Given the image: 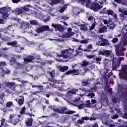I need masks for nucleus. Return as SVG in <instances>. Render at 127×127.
<instances>
[{
	"instance_id": "6ab92c4d",
	"label": "nucleus",
	"mask_w": 127,
	"mask_h": 127,
	"mask_svg": "<svg viewBox=\"0 0 127 127\" xmlns=\"http://www.w3.org/2000/svg\"><path fill=\"white\" fill-rule=\"evenodd\" d=\"M33 60H34V57L33 56H30L28 58L24 59L25 62L30 63L32 62Z\"/></svg>"
},
{
	"instance_id": "7ed1b4c3",
	"label": "nucleus",
	"mask_w": 127,
	"mask_h": 127,
	"mask_svg": "<svg viewBox=\"0 0 127 127\" xmlns=\"http://www.w3.org/2000/svg\"><path fill=\"white\" fill-rule=\"evenodd\" d=\"M53 112L58 114H63V115H73L76 113L74 111H68V109L65 107L54 108Z\"/></svg>"
},
{
	"instance_id": "c03bdc74",
	"label": "nucleus",
	"mask_w": 127,
	"mask_h": 127,
	"mask_svg": "<svg viewBox=\"0 0 127 127\" xmlns=\"http://www.w3.org/2000/svg\"><path fill=\"white\" fill-rule=\"evenodd\" d=\"M67 7L66 6H64L62 7V8H61V9L60 10V12H61V13H63L64 11H65V9H66V8Z\"/></svg>"
},
{
	"instance_id": "f3484780",
	"label": "nucleus",
	"mask_w": 127,
	"mask_h": 127,
	"mask_svg": "<svg viewBox=\"0 0 127 127\" xmlns=\"http://www.w3.org/2000/svg\"><path fill=\"white\" fill-rule=\"evenodd\" d=\"M79 90L78 89L76 88H72L70 90H68L67 92V95H68L70 94H71L72 95H76L77 94V92H78Z\"/></svg>"
},
{
	"instance_id": "e433bc0d",
	"label": "nucleus",
	"mask_w": 127,
	"mask_h": 127,
	"mask_svg": "<svg viewBox=\"0 0 127 127\" xmlns=\"http://www.w3.org/2000/svg\"><path fill=\"white\" fill-rule=\"evenodd\" d=\"M1 111H2L3 113H6L7 112H11V111H12V109H9L8 108L5 107L1 109Z\"/></svg>"
},
{
	"instance_id": "4d7b16f0",
	"label": "nucleus",
	"mask_w": 127,
	"mask_h": 127,
	"mask_svg": "<svg viewBox=\"0 0 127 127\" xmlns=\"http://www.w3.org/2000/svg\"><path fill=\"white\" fill-rule=\"evenodd\" d=\"M118 41H119V38H114L112 40L113 43H117Z\"/></svg>"
},
{
	"instance_id": "c756f323",
	"label": "nucleus",
	"mask_w": 127,
	"mask_h": 127,
	"mask_svg": "<svg viewBox=\"0 0 127 127\" xmlns=\"http://www.w3.org/2000/svg\"><path fill=\"white\" fill-rule=\"evenodd\" d=\"M114 13H115V12L114 11V10H112V9H107V14H108V15H114Z\"/></svg>"
},
{
	"instance_id": "cd10ccee",
	"label": "nucleus",
	"mask_w": 127,
	"mask_h": 127,
	"mask_svg": "<svg viewBox=\"0 0 127 127\" xmlns=\"http://www.w3.org/2000/svg\"><path fill=\"white\" fill-rule=\"evenodd\" d=\"M88 64H89V62H87L86 60H84L82 62L81 66H82V67H86L88 66Z\"/></svg>"
},
{
	"instance_id": "49530a36",
	"label": "nucleus",
	"mask_w": 127,
	"mask_h": 127,
	"mask_svg": "<svg viewBox=\"0 0 127 127\" xmlns=\"http://www.w3.org/2000/svg\"><path fill=\"white\" fill-rule=\"evenodd\" d=\"M119 16L122 20H124L125 19V18L126 17V16L123 14V13H121L120 14Z\"/></svg>"
},
{
	"instance_id": "b1692460",
	"label": "nucleus",
	"mask_w": 127,
	"mask_h": 127,
	"mask_svg": "<svg viewBox=\"0 0 127 127\" xmlns=\"http://www.w3.org/2000/svg\"><path fill=\"white\" fill-rule=\"evenodd\" d=\"M127 32H126V33H125V32H124L123 33V37L122 38L121 41L122 42H124V43H125L126 44V40H127Z\"/></svg>"
},
{
	"instance_id": "9d476101",
	"label": "nucleus",
	"mask_w": 127,
	"mask_h": 127,
	"mask_svg": "<svg viewBox=\"0 0 127 127\" xmlns=\"http://www.w3.org/2000/svg\"><path fill=\"white\" fill-rule=\"evenodd\" d=\"M111 51L110 50H100L99 52V55H103L106 57H110V55H111Z\"/></svg>"
},
{
	"instance_id": "f257e3e1",
	"label": "nucleus",
	"mask_w": 127,
	"mask_h": 127,
	"mask_svg": "<svg viewBox=\"0 0 127 127\" xmlns=\"http://www.w3.org/2000/svg\"><path fill=\"white\" fill-rule=\"evenodd\" d=\"M78 2L83 5H85L86 7L90 6V9L93 11H98V10L103 8V5H100L99 3L92 2V0H78Z\"/></svg>"
},
{
	"instance_id": "0eeeda50",
	"label": "nucleus",
	"mask_w": 127,
	"mask_h": 127,
	"mask_svg": "<svg viewBox=\"0 0 127 127\" xmlns=\"http://www.w3.org/2000/svg\"><path fill=\"white\" fill-rule=\"evenodd\" d=\"M123 58H124V57H120L118 58L117 62H113L112 68L113 70H115V71H117V70H118V68L120 67L121 66V62H122Z\"/></svg>"
},
{
	"instance_id": "aec40b11",
	"label": "nucleus",
	"mask_w": 127,
	"mask_h": 127,
	"mask_svg": "<svg viewBox=\"0 0 127 127\" xmlns=\"http://www.w3.org/2000/svg\"><path fill=\"white\" fill-rule=\"evenodd\" d=\"M122 99L124 101L125 103H127V92L125 91L122 94Z\"/></svg>"
},
{
	"instance_id": "f704fd0d",
	"label": "nucleus",
	"mask_w": 127,
	"mask_h": 127,
	"mask_svg": "<svg viewBox=\"0 0 127 127\" xmlns=\"http://www.w3.org/2000/svg\"><path fill=\"white\" fill-rule=\"evenodd\" d=\"M80 43L81 44H87L88 42H89V39H87L85 40H82L81 41H79Z\"/></svg>"
},
{
	"instance_id": "603ef678",
	"label": "nucleus",
	"mask_w": 127,
	"mask_h": 127,
	"mask_svg": "<svg viewBox=\"0 0 127 127\" xmlns=\"http://www.w3.org/2000/svg\"><path fill=\"white\" fill-rule=\"evenodd\" d=\"M61 18L62 19H64V20H68V19H69V17L64 15L61 16Z\"/></svg>"
},
{
	"instance_id": "09e8293b",
	"label": "nucleus",
	"mask_w": 127,
	"mask_h": 127,
	"mask_svg": "<svg viewBox=\"0 0 127 127\" xmlns=\"http://www.w3.org/2000/svg\"><path fill=\"white\" fill-rule=\"evenodd\" d=\"M87 102L88 103L85 104V108H91V103H90V100Z\"/></svg>"
},
{
	"instance_id": "0e129e2a",
	"label": "nucleus",
	"mask_w": 127,
	"mask_h": 127,
	"mask_svg": "<svg viewBox=\"0 0 127 127\" xmlns=\"http://www.w3.org/2000/svg\"><path fill=\"white\" fill-rule=\"evenodd\" d=\"M0 24H4V19L0 18Z\"/></svg>"
},
{
	"instance_id": "72a5a7b5",
	"label": "nucleus",
	"mask_w": 127,
	"mask_h": 127,
	"mask_svg": "<svg viewBox=\"0 0 127 127\" xmlns=\"http://www.w3.org/2000/svg\"><path fill=\"white\" fill-rule=\"evenodd\" d=\"M2 16H3V18L4 19H7V17H8V16L9 15L8 14V13L7 12H3L2 13Z\"/></svg>"
},
{
	"instance_id": "473e14b6",
	"label": "nucleus",
	"mask_w": 127,
	"mask_h": 127,
	"mask_svg": "<svg viewBox=\"0 0 127 127\" xmlns=\"http://www.w3.org/2000/svg\"><path fill=\"white\" fill-rule=\"evenodd\" d=\"M30 23L32 25H38L39 23L37 20H32L30 21Z\"/></svg>"
},
{
	"instance_id": "4be33fe9",
	"label": "nucleus",
	"mask_w": 127,
	"mask_h": 127,
	"mask_svg": "<svg viewBox=\"0 0 127 127\" xmlns=\"http://www.w3.org/2000/svg\"><path fill=\"white\" fill-rule=\"evenodd\" d=\"M68 69H69V67L67 66H60L59 67V71L60 72H65V71H67Z\"/></svg>"
},
{
	"instance_id": "bf43d9fd",
	"label": "nucleus",
	"mask_w": 127,
	"mask_h": 127,
	"mask_svg": "<svg viewBox=\"0 0 127 127\" xmlns=\"http://www.w3.org/2000/svg\"><path fill=\"white\" fill-rule=\"evenodd\" d=\"M93 60H96L97 62H100V61L102 60V58L98 57H96V58H94Z\"/></svg>"
},
{
	"instance_id": "9b49d317",
	"label": "nucleus",
	"mask_w": 127,
	"mask_h": 127,
	"mask_svg": "<svg viewBox=\"0 0 127 127\" xmlns=\"http://www.w3.org/2000/svg\"><path fill=\"white\" fill-rule=\"evenodd\" d=\"M52 26L53 27H54L56 30H58V31L61 32V31H64L65 30V29L64 28V27H62V26H61V25L59 24H56L53 23Z\"/></svg>"
},
{
	"instance_id": "dca6fc26",
	"label": "nucleus",
	"mask_w": 127,
	"mask_h": 127,
	"mask_svg": "<svg viewBox=\"0 0 127 127\" xmlns=\"http://www.w3.org/2000/svg\"><path fill=\"white\" fill-rule=\"evenodd\" d=\"M17 41H14L10 42H7L6 43L7 45L8 46H12V47H18L19 45Z\"/></svg>"
},
{
	"instance_id": "864d4df0",
	"label": "nucleus",
	"mask_w": 127,
	"mask_h": 127,
	"mask_svg": "<svg viewBox=\"0 0 127 127\" xmlns=\"http://www.w3.org/2000/svg\"><path fill=\"white\" fill-rule=\"evenodd\" d=\"M34 57V60L35 59H36L37 60H40V56L38 55H36Z\"/></svg>"
},
{
	"instance_id": "774afa93",
	"label": "nucleus",
	"mask_w": 127,
	"mask_h": 127,
	"mask_svg": "<svg viewBox=\"0 0 127 127\" xmlns=\"http://www.w3.org/2000/svg\"><path fill=\"white\" fill-rule=\"evenodd\" d=\"M93 19H94V16L92 15L88 17V20H93Z\"/></svg>"
},
{
	"instance_id": "6e6d98bb",
	"label": "nucleus",
	"mask_w": 127,
	"mask_h": 127,
	"mask_svg": "<svg viewBox=\"0 0 127 127\" xmlns=\"http://www.w3.org/2000/svg\"><path fill=\"white\" fill-rule=\"evenodd\" d=\"M5 122V119L2 118L0 120L1 126H4V123Z\"/></svg>"
},
{
	"instance_id": "ea45409f",
	"label": "nucleus",
	"mask_w": 127,
	"mask_h": 127,
	"mask_svg": "<svg viewBox=\"0 0 127 127\" xmlns=\"http://www.w3.org/2000/svg\"><path fill=\"white\" fill-rule=\"evenodd\" d=\"M83 108H85V104L81 103L78 105V109L79 110H82Z\"/></svg>"
},
{
	"instance_id": "c85d7f7f",
	"label": "nucleus",
	"mask_w": 127,
	"mask_h": 127,
	"mask_svg": "<svg viewBox=\"0 0 127 127\" xmlns=\"http://www.w3.org/2000/svg\"><path fill=\"white\" fill-rule=\"evenodd\" d=\"M18 104L19 106H22L23 104H24V98L23 99H19L18 100Z\"/></svg>"
},
{
	"instance_id": "20e7f679",
	"label": "nucleus",
	"mask_w": 127,
	"mask_h": 127,
	"mask_svg": "<svg viewBox=\"0 0 127 127\" xmlns=\"http://www.w3.org/2000/svg\"><path fill=\"white\" fill-rule=\"evenodd\" d=\"M125 45H126L125 42L121 41L119 44L115 46L116 54L118 57L122 56V52L124 50V46Z\"/></svg>"
},
{
	"instance_id": "2f4dec72",
	"label": "nucleus",
	"mask_w": 127,
	"mask_h": 127,
	"mask_svg": "<svg viewBox=\"0 0 127 127\" xmlns=\"http://www.w3.org/2000/svg\"><path fill=\"white\" fill-rule=\"evenodd\" d=\"M2 71L4 75H8L10 74V70H9L8 68H7L5 71L3 70V69H2Z\"/></svg>"
},
{
	"instance_id": "680f3d73",
	"label": "nucleus",
	"mask_w": 127,
	"mask_h": 127,
	"mask_svg": "<svg viewBox=\"0 0 127 127\" xmlns=\"http://www.w3.org/2000/svg\"><path fill=\"white\" fill-rule=\"evenodd\" d=\"M89 97H91V98H94L95 97V93H89L87 95Z\"/></svg>"
},
{
	"instance_id": "39448f33",
	"label": "nucleus",
	"mask_w": 127,
	"mask_h": 127,
	"mask_svg": "<svg viewBox=\"0 0 127 127\" xmlns=\"http://www.w3.org/2000/svg\"><path fill=\"white\" fill-rule=\"evenodd\" d=\"M23 120V117L20 115H10L9 120L11 123L14 126L17 125L20 122V119Z\"/></svg>"
},
{
	"instance_id": "a211bd4d",
	"label": "nucleus",
	"mask_w": 127,
	"mask_h": 127,
	"mask_svg": "<svg viewBox=\"0 0 127 127\" xmlns=\"http://www.w3.org/2000/svg\"><path fill=\"white\" fill-rule=\"evenodd\" d=\"M24 11H23L22 9L17 8L16 9H14L12 11V12H14L15 14H17V15H19V14H21Z\"/></svg>"
},
{
	"instance_id": "f03ea898",
	"label": "nucleus",
	"mask_w": 127,
	"mask_h": 127,
	"mask_svg": "<svg viewBox=\"0 0 127 127\" xmlns=\"http://www.w3.org/2000/svg\"><path fill=\"white\" fill-rule=\"evenodd\" d=\"M49 74H50L51 78H48V81H50L52 83H54V84H57L58 85H57L55 87L57 88L59 91L63 92L64 90L63 88H64V86H65V83L62 82L61 80H57L53 79V78H54V75H53L52 72H49Z\"/></svg>"
},
{
	"instance_id": "5fc2aeb1",
	"label": "nucleus",
	"mask_w": 127,
	"mask_h": 127,
	"mask_svg": "<svg viewBox=\"0 0 127 127\" xmlns=\"http://www.w3.org/2000/svg\"><path fill=\"white\" fill-rule=\"evenodd\" d=\"M15 59L14 57H11V59L9 60L10 63H15Z\"/></svg>"
},
{
	"instance_id": "f8f14e48",
	"label": "nucleus",
	"mask_w": 127,
	"mask_h": 127,
	"mask_svg": "<svg viewBox=\"0 0 127 127\" xmlns=\"http://www.w3.org/2000/svg\"><path fill=\"white\" fill-rule=\"evenodd\" d=\"M6 86L9 89H11L13 91L15 90V88H16V85H15V82H6Z\"/></svg>"
},
{
	"instance_id": "052dcab7",
	"label": "nucleus",
	"mask_w": 127,
	"mask_h": 127,
	"mask_svg": "<svg viewBox=\"0 0 127 127\" xmlns=\"http://www.w3.org/2000/svg\"><path fill=\"white\" fill-rule=\"evenodd\" d=\"M77 123L79 125H82V124L84 123V121L83 120V119H82V120L79 119V120H78Z\"/></svg>"
},
{
	"instance_id": "8fccbe9b",
	"label": "nucleus",
	"mask_w": 127,
	"mask_h": 127,
	"mask_svg": "<svg viewBox=\"0 0 127 127\" xmlns=\"http://www.w3.org/2000/svg\"><path fill=\"white\" fill-rule=\"evenodd\" d=\"M102 13L103 14H107V12H108V9H107V8H104L102 10Z\"/></svg>"
},
{
	"instance_id": "37998d69",
	"label": "nucleus",
	"mask_w": 127,
	"mask_h": 127,
	"mask_svg": "<svg viewBox=\"0 0 127 127\" xmlns=\"http://www.w3.org/2000/svg\"><path fill=\"white\" fill-rule=\"evenodd\" d=\"M5 97V93L4 92H2L1 93H0V100H3V98Z\"/></svg>"
},
{
	"instance_id": "3c124183",
	"label": "nucleus",
	"mask_w": 127,
	"mask_h": 127,
	"mask_svg": "<svg viewBox=\"0 0 127 127\" xmlns=\"http://www.w3.org/2000/svg\"><path fill=\"white\" fill-rule=\"evenodd\" d=\"M6 12H9L11 10V8L8 7V6H5Z\"/></svg>"
},
{
	"instance_id": "2eb2a0df",
	"label": "nucleus",
	"mask_w": 127,
	"mask_h": 127,
	"mask_svg": "<svg viewBox=\"0 0 127 127\" xmlns=\"http://www.w3.org/2000/svg\"><path fill=\"white\" fill-rule=\"evenodd\" d=\"M75 73L74 75H79V70L73 69L72 70H68L65 72V75H72V74Z\"/></svg>"
},
{
	"instance_id": "6e6552de",
	"label": "nucleus",
	"mask_w": 127,
	"mask_h": 127,
	"mask_svg": "<svg viewBox=\"0 0 127 127\" xmlns=\"http://www.w3.org/2000/svg\"><path fill=\"white\" fill-rule=\"evenodd\" d=\"M75 34L74 32H72V29L71 28H68L67 29V32L62 35V37L63 38H70Z\"/></svg>"
},
{
	"instance_id": "338daca9",
	"label": "nucleus",
	"mask_w": 127,
	"mask_h": 127,
	"mask_svg": "<svg viewBox=\"0 0 127 127\" xmlns=\"http://www.w3.org/2000/svg\"><path fill=\"white\" fill-rule=\"evenodd\" d=\"M13 3H18L20 0H11Z\"/></svg>"
},
{
	"instance_id": "69168bd1",
	"label": "nucleus",
	"mask_w": 127,
	"mask_h": 127,
	"mask_svg": "<svg viewBox=\"0 0 127 127\" xmlns=\"http://www.w3.org/2000/svg\"><path fill=\"white\" fill-rule=\"evenodd\" d=\"M25 115L26 116H29V117H35V116L33 114H32V113H27L25 114Z\"/></svg>"
},
{
	"instance_id": "79ce46f5",
	"label": "nucleus",
	"mask_w": 127,
	"mask_h": 127,
	"mask_svg": "<svg viewBox=\"0 0 127 127\" xmlns=\"http://www.w3.org/2000/svg\"><path fill=\"white\" fill-rule=\"evenodd\" d=\"M51 2L54 4H56V3H60V0H51Z\"/></svg>"
},
{
	"instance_id": "5701e85b",
	"label": "nucleus",
	"mask_w": 127,
	"mask_h": 127,
	"mask_svg": "<svg viewBox=\"0 0 127 127\" xmlns=\"http://www.w3.org/2000/svg\"><path fill=\"white\" fill-rule=\"evenodd\" d=\"M70 55H72L71 53L67 52V54L63 55V58L64 59H68V58H71Z\"/></svg>"
},
{
	"instance_id": "58836bf2",
	"label": "nucleus",
	"mask_w": 127,
	"mask_h": 127,
	"mask_svg": "<svg viewBox=\"0 0 127 127\" xmlns=\"http://www.w3.org/2000/svg\"><path fill=\"white\" fill-rule=\"evenodd\" d=\"M5 6L1 7L0 8V14H2V13H3V11H6V10L5 9Z\"/></svg>"
},
{
	"instance_id": "13d9d810",
	"label": "nucleus",
	"mask_w": 127,
	"mask_h": 127,
	"mask_svg": "<svg viewBox=\"0 0 127 127\" xmlns=\"http://www.w3.org/2000/svg\"><path fill=\"white\" fill-rule=\"evenodd\" d=\"M95 26H96V24H95V23L92 24L91 26L90 27V30H93L94 28H95Z\"/></svg>"
},
{
	"instance_id": "ddd939ff",
	"label": "nucleus",
	"mask_w": 127,
	"mask_h": 127,
	"mask_svg": "<svg viewBox=\"0 0 127 127\" xmlns=\"http://www.w3.org/2000/svg\"><path fill=\"white\" fill-rule=\"evenodd\" d=\"M101 39L102 42L99 45L100 46H109L110 45V42H109V40L107 39H104L101 37Z\"/></svg>"
},
{
	"instance_id": "4c0bfd02",
	"label": "nucleus",
	"mask_w": 127,
	"mask_h": 127,
	"mask_svg": "<svg viewBox=\"0 0 127 127\" xmlns=\"http://www.w3.org/2000/svg\"><path fill=\"white\" fill-rule=\"evenodd\" d=\"M108 28H109V29H114V27H115L116 25H115L114 24V23H111V24H109L107 25Z\"/></svg>"
},
{
	"instance_id": "a18cd8bd",
	"label": "nucleus",
	"mask_w": 127,
	"mask_h": 127,
	"mask_svg": "<svg viewBox=\"0 0 127 127\" xmlns=\"http://www.w3.org/2000/svg\"><path fill=\"white\" fill-rule=\"evenodd\" d=\"M93 89L94 90V91H96L97 90V85H98V83H96L95 82H93Z\"/></svg>"
},
{
	"instance_id": "1a4fd4ad",
	"label": "nucleus",
	"mask_w": 127,
	"mask_h": 127,
	"mask_svg": "<svg viewBox=\"0 0 127 127\" xmlns=\"http://www.w3.org/2000/svg\"><path fill=\"white\" fill-rule=\"evenodd\" d=\"M50 29L49 26H42L36 29V32L37 33H41L43 31H49Z\"/></svg>"
},
{
	"instance_id": "7c9ffc66",
	"label": "nucleus",
	"mask_w": 127,
	"mask_h": 127,
	"mask_svg": "<svg viewBox=\"0 0 127 127\" xmlns=\"http://www.w3.org/2000/svg\"><path fill=\"white\" fill-rule=\"evenodd\" d=\"M88 81H89V79H86V81H82L81 83L83 86H84L85 87H86L87 86H89V85H90V83Z\"/></svg>"
},
{
	"instance_id": "423d86ee",
	"label": "nucleus",
	"mask_w": 127,
	"mask_h": 127,
	"mask_svg": "<svg viewBox=\"0 0 127 127\" xmlns=\"http://www.w3.org/2000/svg\"><path fill=\"white\" fill-rule=\"evenodd\" d=\"M119 77L122 80L127 81V65H122L121 72L119 73Z\"/></svg>"
},
{
	"instance_id": "412c9836",
	"label": "nucleus",
	"mask_w": 127,
	"mask_h": 127,
	"mask_svg": "<svg viewBox=\"0 0 127 127\" xmlns=\"http://www.w3.org/2000/svg\"><path fill=\"white\" fill-rule=\"evenodd\" d=\"M78 26L80 27L81 30H83L84 31H87L88 30V27L85 24L78 25Z\"/></svg>"
},
{
	"instance_id": "bb28decb",
	"label": "nucleus",
	"mask_w": 127,
	"mask_h": 127,
	"mask_svg": "<svg viewBox=\"0 0 127 127\" xmlns=\"http://www.w3.org/2000/svg\"><path fill=\"white\" fill-rule=\"evenodd\" d=\"M25 111H26V108L25 106H24L21 109V111L19 112V113L20 115H25V114H26L25 113Z\"/></svg>"
},
{
	"instance_id": "e2e57ef3",
	"label": "nucleus",
	"mask_w": 127,
	"mask_h": 127,
	"mask_svg": "<svg viewBox=\"0 0 127 127\" xmlns=\"http://www.w3.org/2000/svg\"><path fill=\"white\" fill-rule=\"evenodd\" d=\"M2 41H4L5 42H7L8 41V39H7V38L6 37H2V39H1Z\"/></svg>"
},
{
	"instance_id": "a878e982",
	"label": "nucleus",
	"mask_w": 127,
	"mask_h": 127,
	"mask_svg": "<svg viewBox=\"0 0 127 127\" xmlns=\"http://www.w3.org/2000/svg\"><path fill=\"white\" fill-rule=\"evenodd\" d=\"M107 28L106 26L103 27L99 29L100 33H105L107 31Z\"/></svg>"
},
{
	"instance_id": "4468645a",
	"label": "nucleus",
	"mask_w": 127,
	"mask_h": 127,
	"mask_svg": "<svg viewBox=\"0 0 127 127\" xmlns=\"http://www.w3.org/2000/svg\"><path fill=\"white\" fill-rule=\"evenodd\" d=\"M25 124L26 127H32V124H33V118H28L25 122Z\"/></svg>"
},
{
	"instance_id": "de8ad7c7",
	"label": "nucleus",
	"mask_w": 127,
	"mask_h": 127,
	"mask_svg": "<svg viewBox=\"0 0 127 127\" xmlns=\"http://www.w3.org/2000/svg\"><path fill=\"white\" fill-rule=\"evenodd\" d=\"M85 56H86L87 58H88V59H92V58H94V57H95V55H85Z\"/></svg>"
},
{
	"instance_id": "a19ab883",
	"label": "nucleus",
	"mask_w": 127,
	"mask_h": 127,
	"mask_svg": "<svg viewBox=\"0 0 127 127\" xmlns=\"http://www.w3.org/2000/svg\"><path fill=\"white\" fill-rule=\"evenodd\" d=\"M22 9L25 11H29V8H28L27 6L25 5L22 7Z\"/></svg>"
},
{
	"instance_id": "c9c22d12",
	"label": "nucleus",
	"mask_w": 127,
	"mask_h": 127,
	"mask_svg": "<svg viewBox=\"0 0 127 127\" xmlns=\"http://www.w3.org/2000/svg\"><path fill=\"white\" fill-rule=\"evenodd\" d=\"M4 66H6V63L5 62H2L0 63V68H1L2 70V67H4Z\"/></svg>"
},
{
	"instance_id": "393cba45",
	"label": "nucleus",
	"mask_w": 127,
	"mask_h": 127,
	"mask_svg": "<svg viewBox=\"0 0 127 127\" xmlns=\"http://www.w3.org/2000/svg\"><path fill=\"white\" fill-rule=\"evenodd\" d=\"M13 106V103L11 101L7 102L6 104V108L7 109H9V110H11L10 108Z\"/></svg>"
}]
</instances>
